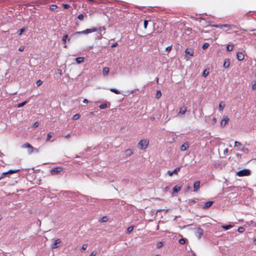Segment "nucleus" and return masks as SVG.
Masks as SVG:
<instances>
[{"instance_id": "11", "label": "nucleus", "mask_w": 256, "mask_h": 256, "mask_svg": "<svg viewBox=\"0 0 256 256\" xmlns=\"http://www.w3.org/2000/svg\"><path fill=\"white\" fill-rule=\"evenodd\" d=\"M187 111V108L186 106H182L180 108L178 115H184Z\"/></svg>"}, {"instance_id": "9", "label": "nucleus", "mask_w": 256, "mask_h": 256, "mask_svg": "<svg viewBox=\"0 0 256 256\" xmlns=\"http://www.w3.org/2000/svg\"><path fill=\"white\" fill-rule=\"evenodd\" d=\"M195 234L198 239H200L203 234V230L200 228H198Z\"/></svg>"}, {"instance_id": "30", "label": "nucleus", "mask_w": 256, "mask_h": 256, "mask_svg": "<svg viewBox=\"0 0 256 256\" xmlns=\"http://www.w3.org/2000/svg\"><path fill=\"white\" fill-rule=\"evenodd\" d=\"M161 96H162V93H161L160 90H157L156 94V98H159Z\"/></svg>"}, {"instance_id": "58", "label": "nucleus", "mask_w": 256, "mask_h": 256, "mask_svg": "<svg viewBox=\"0 0 256 256\" xmlns=\"http://www.w3.org/2000/svg\"><path fill=\"white\" fill-rule=\"evenodd\" d=\"M116 45H117V43H114V44H112V47H114V46H116Z\"/></svg>"}, {"instance_id": "24", "label": "nucleus", "mask_w": 256, "mask_h": 256, "mask_svg": "<svg viewBox=\"0 0 256 256\" xmlns=\"http://www.w3.org/2000/svg\"><path fill=\"white\" fill-rule=\"evenodd\" d=\"M53 134H54L52 132H49V133L48 134L47 136H46V142H50V138L52 136Z\"/></svg>"}, {"instance_id": "4", "label": "nucleus", "mask_w": 256, "mask_h": 256, "mask_svg": "<svg viewBox=\"0 0 256 256\" xmlns=\"http://www.w3.org/2000/svg\"><path fill=\"white\" fill-rule=\"evenodd\" d=\"M250 174V171L248 169H244L237 172L236 174L238 176H248Z\"/></svg>"}, {"instance_id": "50", "label": "nucleus", "mask_w": 256, "mask_h": 256, "mask_svg": "<svg viewBox=\"0 0 256 256\" xmlns=\"http://www.w3.org/2000/svg\"><path fill=\"white\" fill-rule=\"evenodd\" d=\"M171 50H172V46H168L166 48V50L168 51V52L170 51Z\"/></svg>"}, {"instance_id": "63", "label": "nucleus", "mask_w": 256, "mask_h": 256, "mask_svg": "<svg viewBox=\"0 0 256 256\" xmlns=\"http://www.w3.org/2000/svg\"><path fill=\"white\" fill-rule=\"evenodd\" d=\"M2 216L0 215V220H2Z\"/></svg>"}, {"instance_id": "14", "label": "nucleus", "mask_w": 256, "mask_h": 256, "mask_svg": "<svg viewBox=\"0 0 256 256\" xmlns=\"http://www.w3.org/2000/svg\"><path fill=\"white\" fill-rule=\"evenodd\" d=\"M229 120V118L228 116H225L223 118V119L220 122V125L222 127H224L225 126L227 122Z\"/></svg>"}, {"instance_id": "25", "label": "nucleus", "mask_w": 256, "mask_h": 256, "mask_svg": "<svg viewBox=\"0 0 256 256\" xmlns=\"http://www.w3.org/2000/svg\"><path fill=\"white\" fill-rule=\"evenodd\" d=\"M180 189H181V186H176L174 188L173 191L174 192H179L180 190Z\"/></svg>"}, {"instance_id": "36", "label": "nucleus", "mask_w": 256, "mask_h": 256, "mask_svg": "<svg viewBox=\"0 0 256 256\" xmlns=\"http://www.w3.org/2000/svg\"><path fill=\"white\" fill-rule=\"evenodd\" d=\"M179 242L182 244H184L186 243V240L184 238H181L179 240Z\"/></svg>"}, {"instance_id": "47", "label": "nucleus", "mask_w": 256, "mask_h": 256, "mask_svg": "<svg viewBox=\"0 0 256 256\" xmlns=\"http://www.w3.org/2000/svg\"><path fill=\"white\" fill-rule=\"evenodd\" d=\"M62 6L64 8H68L70 7V6L68 4H63Z\"/></svg>"}, {"instance_id": "27", "label": "nucleus", "mask_w": 256, "mask_h": 256, "mask_svg": "<svg viewBox=\"0 0 256 256\" xmlns=\"http://www.w3.org/2000/svg\"><path fill=\"white\" fill-rule=\"evenodd\" d=\"M233 227V226L231 224L226 225V226H222V228L224 229L225 230H229L230 228Z\"/></svg>"}, {"instance_id": "39", "label": "nucleus", "mask_w": 256, "mask_h": 256, "mask_svg": "<svg viewBox=\"0 0 256 256\" xmlns=\"http://www.w3.org/2000/svg\"><path fill=\"white\" fill-rule=\"evenodd\" d=\"M238 230L239 232L242 233L244 231V228L242 227H239Z\"/></svg>"}, {"instance_id": "51", "label": "nucleus", "mask_w": 256, "mask_h": 256, "mask_svg": "<svg viewBox=\"0 0 256 256\" xmlns=\"http://www.w3.org/2000/svg\"><path fill=\"white\" fill-rule=\"evenodd\" d=\"M56 8H57V6L56 5H52V6H51L50 8L52 10H54L56 9Z\"/></svg>"}, {"instance_id": "3", "label": "nucleus", "mask_w": 256, "mask_h": 256, "mask_svg": "<svg viewBox=\"0 0 256 256\" xmlns=\"http://www.w3.org/2000/svg\"><path fill=\"white\" fill-rule=\"evenodd\" d=\"M98 29L96 28H88L80 32H77L76 34H88L89 33L97 32Z\"/></svg>"}, {"instance_id": "37", "label": "nucleus", "mask_w": 256, "mask_h": 256, "mask_svg": "<svg viewBox=\"0 0 256 256\" xmlns=\"http://www.w3.org/2000/svg\"><path fill=\"white\" fill-rule=\"evenodd\" d=\"M209 46V44L208 43H204L203 46H202V48L204 50H205L206 49V48H208Z\"/></svg>"}, {"instance_id": "61", "label": "nucleus", "mask_w": 256, "mask_h": 256, "mask_svg": "<svg viewBox=\"0 0 256 256\" xmlns=\"http://www.w3.org/2000/svg\"><path fill=\"white\" fill-rule=\"evenodd\" d=\"M89 1H90L91 2H95L94 0H89Z\"/></svg>"}, {"instance_id": "40", "label": "nucleus", "mask_w": 256, "mask_h": 256, "mask_svg": "<svg viewBox=\"0 0 256 256\" xmlns=\"http://www.w3.org/2000/svg\"><path fill=\"white\" fill-rule=\"evenodd\" d=\"M68 38V35L67 34H64L63 37H62V41L64 42H66V40Z\"/></svg>"}, {"instance_id": "23", "label": "nucleus", "mask_w": 256, "mask_h": 256, "mask_svg": "<svg viewBox=\"0 0 256 256\" xmlns=\"http://www.w3.org/2000/svg\"><path fill=\"white\" fill-rule=\"evenodd\" d=\"M230 64V62L229 60H226L224 63V68H228Z\"/></svg>"}, {"instance_id": "54", "label": "nucleus", "mask_w": 256, "mask_h": 256, "mask_svg": "<svg viewBox=\"0 0 256 256\" xmlns=\"http://www.w3.org/2000/svg\"><path fill=\"white\" fill-rule=\"evenodd\" d=\"M216 118H214L212 119V123L213 124H215L216 122Z\"/></svg>"}, {"instance_id": "29", "label": "nucleus", "mask_w": 256, "mask_h": 256, "mask_svg": "<svg viewBox=\"0 0 256 256\" xmlns=\"http://www.w3.org/2000/svg\"><path fill=\"white\" fill-rule=\"evenodd\" d=\"M233 48H234L233 45L228 44L226 46V50L228 51H231L233 50Z\"/></svg>"}, {"instance_id": "57", "label": "nucleus", "mask_w": 256, "mask_h": 256, "mask_svg": "<svg viewBox=\"0 0 256 256\" xmlns=\"http://www.w3.org/2000/svg\"><path fill=\"white\" fill-rule=\"evenodd\" d=\"M70 136V134H66V136H65V138H68Z\"/></svg>"}, {"instance_id": "31", "label": "nucleus", "mask_w": 256, "mask_h": 256, "mask_svg": "<svg viewBox=\"0 0 256 256\" xmlns=\"http://www.w3.org/2000/svg\"><path fill=\"white\" fill-rule=\"evenodd\" d=\"M27 102L26 101H24V102H22V103H20L19 104H18L17 106V107L18 108H20V107H22L23 106H24L26 104Z\"/></svg>"}, {"instance_id": "15", "label": "nucleus", "mask_w": 256, "mask_h": 256, "mask_svg": "<svg viewBox=\"0 0 256 256\" xmlns=\"http://www.w3.org/2000/svg\"><path fill=\"white\" fill-rule=\"evenodd\" d=\"M185 52L186 54L189 55L190 56H193L194 54V52L193 50H192L191 48H187Z\"/></svg>"}, {"instance_id": "10", "label": "nucleus", "mask_w": 256, "mask_h": 256, "mask_svg": "<svg viewBox=\"0 0 256 256\" xmlns=\"http://www.w3.org/2000/svg\"><path fill=\"white\" fill-rule=\"evenodd\" d=\"M190 146L189 143L186 142H184L180 147V150L184 152Z\"/></svg>"}, {"instance_id": "8", "label": "nucleus", "mask_w": 256, "mask_h": 256, "mask_svg": "<svg viewBox=\"0 0 256 256\" xmlns=\"http://www.w3.org/2000/svg\"><path fill=\"white\" fill-rule=\"evenodd\" d=\"M180 167L176 168L174 170H168L167 173L169 176H172L174 174H177L178 172L180 170Z\"/></svg>"}, {"instance_id": "60", "label": "nucleus", "mask_w": 256, "mask_h": 256, "mask_svg": "<svg viewBox=\"0 0 256 256\" xmlns=\"http://www.w3.org/2000/svg\"><path fill=\"white\" fill-rule=\"evenodd\" d=\"M164 189H165V190H168V188L166 187Z\"/></svg>"}, {"instance_id": "2", "label": "nucleus", "mask_w": 256, "mask_h": 256, "mask_svg": "<svg viewBox=\"0 0 256 256\" xmlns=\"http://www.w3.org/2000/svg\"><path fill=\"white\" fill-rule=\"evenodd\" d=\"M149 144V140L148 139H143L140 140L138 143V146L140 150L146 149Z\"/></svg>"}, {"instance_id": "19", "label": "nucleus", "mask_w": 256, "mask_h": 256, "mask_svg": "<svg viewBox=\"0 0 256 256\" xmlns=\"http://www.w3.org/2000/svg\"><path fill=\"white\" fill-rule=\"evenodd\" d=\"M133 152L131 149H127L124 152V154L126 156H130Z\"/></svg>"}, {"instance_id": "33", "label": "nucleus", "mask_w": 256, "mask_h": 256, "mask_svg": "<svg viewBox=\"0 0 256 256\" xmlns=\"http://www.w3.org/2000/svg\"><path fill=\"white\" fill-rule=\"evenodd\" d=\"M80 114H74V115L73 116V117H72V119H73L74 120H78V118H80Z\"/></svg>"}, {"instance_id": "56", "label": "nucleus", "mask_w": 256, "mask_h": 256, "mask_svg": "<svg viewBox=\"0 0 256 256\" xmlns=\"http://www.w3.org/2000/svg\"><path fill=\"white\" fill-rule=\"evenodd\" d=\"M83 102L84 104H88V100L84 98L83 100Z\"/></svg>"}, {"instance_id": "35", "label": "nucleus", "mask_w": 256, "mask_h": 256, "mask_svg": "<svg viewBox=\"0 0 256 256\" xmlns=\"http://www.w3.org/2000/svg\"><path fill=\"white\" fill-rule=\"evenodd\" d=\"M148 24V20H145L144 22V29H146L147 28Z\"/></svg>"}, {"instance_id": "12", "label": "nucleus", "mask_w": 256, "mask_h": 256, "mask_svg": "<svg viewBox=\"0 0 256 256\" xmlns=\"http://www.w3.org/2000/svg\"><path fill=\"white\" fill-rule=\"evenodd\" d=\"M62 170V168H53L51 170V174H56L60 172Z\"/></svg>"}, {"instance_id": "45", "label": "nucleus", "mask_w": 256, "mask_h": 256, "mask_svg": "<svg viewBox=\"0 0 256 256\" xmlns=\"http://www.w3.org/2000/svg\"><path fill=\"white\" fill-rule=\"evenodd\" d=\"M25 30L24 28H22L18 32V34L21 35Z\"/></svg>"}, {"instance_id": "42", "label": "nucleus", "mask_w": 256, "mask_h": 256, "mask_svg": "<svg viewBox=\"0 0 256 256\" xmlns=\"http://www.w3.org/2000/svg\"><path fill=\"white\" fill-rule=\"evenodd\" d=\"M208 74V72L206 70H204L203 72L202 75L206 77Z\"/></svg>"}, {"instance_id": "32", "label": "nucleus", "mask_w": 256, "mask_h": 256, "mask_svg": "<svg viewBox=\"0 0 256 256\" xmlns=\"http://www.w3.org/2000/svg\"><path fill=\"white\" fill-rule=\"evenodd\" d=\"M134 230V226H129L128 228H127V232L128 233L130 234V232H131Z\"/></svg>"}, {"instance_id": "13", "label": "nucleus", "mask_w": 256, "mask_h": 256, "mask_svg": "<svg viewBox=\"0 0 256 256\" xmlns=\"http://www.w3.org/2000/svg\"><path fill=\"white\" fill-rule=\"evenodd\" d=\"M200 182L197 181V182H195L194 184V191L197 192L200 189Z\"/></svg>"}, {"instance_id": "44", "label": "nucleus", "mask_w": 256, "mask_h": 256, "mask_svg": "<svg viewBox=\"0 0 256 256\" xmlns=\"http://www.w3.org/2000/svg\"><path fill=\"white\" fill-rule=\"evenodd\" d=\"M78 18L80 20H82L84 18V16L82 14H79L78 16Z\"/></svg>"}, {"instance_id": "20", "label": "nucleus", "mask_w": 256, "mask_h": 256, "mask_svg": "<svg viewBox=\"0 0 256 256\" xmlns=\"http://www.w3.org/2000/svg\"><path fill=\"white\" fill-rule=\"evenodd\" d=\"M18 170H8V172H4L2 174V175H6V174H14V173H16V172H18Z\"/></svg>"}, {"instance_id": "48", "label": "nucleus", "mask_w": 256, "mask_h": 256, "mask_svg": "<svg viewBox=\"0 0 256 256\" xmlns=\"http://www.w3.org/2000/svg\"><path fill=\"white\" fill-rule=\"evenodd\" d=\"M40 124V123L38 122H36L34 124V128L38 127Z\"/></svg>"}, {"instance_id": "16", "label": "nucleus", "mask_w": 256, "mask_h": 256, "mask_svg": "<svg viewBox=\"0 0 256 256\" xmlns=\"http://www.w3.org/2000/svg\"><path fill=\"white\" fill-rule=\"evenodd\" d=\"M237 58L238 60H242L244 58V54L240 52H238L236 54Z\"/></svg>"}, {"instance_id": "1", "label": "nucleus", "mask_w": 256, "mask_h": 256, "mask_svg": "<svg viewBox=\"0 0 256 256\" xmlns=\"http://www.w3.org/2000/svg\"><path fill=\"white\" fill-rule=\"evenodd\" d=\"M234 147L237 148L238 150L241 151L244 154H247L248 152V150L247 148L244 146L242 147V144L240 142L237 141L235 142Z\"/></svg>"}, {"instance_id": "64", "label": "nucleus", "mask_w": 256, "mask_h": 256, "mask_svg": "<svg viewBox=\"0 0 256 256\" xmlns=\"http://www.w3.org/2000/svg\"><path fill=\"white\" fill-rule=\"evenodd\" d=\"M64 48H66V45L64 46Z\"/></svg>"}, {"instance_id": "52", "label": "nucleus", "mask_w": 256, "mask_h": 256, "mask_svg": "<svg viewBox=\"0 0 256 256\" xmlns=\"http://www.w3.org/2000/svg\"><path fill=\"white\" fill-rule=\"evenodd\" d=\"M57 72H58V74L60 75H61V74H62V70H60V69H58V70H57Z\"/></svg>"}, {"instance_id": "7", "label": "nucleus", "mask_w": 256, "mask_h": 256, "mask_svg": "<svg viewBox=\"0 0 256 256\" xmlns=\"http://www.w3.org/2000/svg\"><path fill=\"white\" fill-rule=\"evenodd\" d=\"M22 148H27L28 149V152L29 154H31L33 152L34 150H36V152L38 151L36 148H34L30 144H29L28 143H26V144H24L22 146Z\"/></svg>"}, {"instance_id": "18", "label": "nucleus", "mask_w": 256, "mask_h": 256, "mask_svg": "<svg viewBox=\"0 0 256 256\" xmlns=\"http://www.w3.org/2000/svg\"><path fill=\"white\" fill-rule=\"evenodd\" d=\"M225 106L226 104L224 102L222 101L220 102L218 106V110L220 112H222L224 110Z\"/></svg>"}, {"instance_id": "46", "label": "nucleus", "mask_w": 256, "mask_h": 256, "mask_svg": "<svg viewBox=\"0 0 256 256\" xmlns=\"http://www.w3.org/2000/svg\"><path fill=\"white\" fill-rule=\"evenodd\" d=\"M252 88L253 90L256 89V82H254V83L252 84Z\"/></svg>"}, {"instance_id": "22", "label": "nucleus", "mask_w": 256, "mask_h": 256, "mask_svg": "<svg viewBox=\"0 0 256 256\" xmlns=\"http://www.w3.org/2000/svg\"><path fill=\"white\" fill-rule=\"evenodd\" d=\"M84 60V57H78L76 58V61L78 64L82 63Z\"/></svg>"}, {"instance_id": "53", "label": "nucleus", "mask_w": 256, "mask_h": 256, "mask_svg": "<svg viewBox=\"0 0 256 256\" xmlns=\"http://www.w3.org/2000/svg\"><path fill=\"white\" fill-rule=\"evenodd\" d=\"M228 152V148H226V149L224 150V154H226Z\"/></svg>"}, {"instance_id": "6", "label": "nucleus", "mask_w": 256, "mask_h": 256, "mask_svg": "<svg viewBox=\"0 0 256 256\" xmlns=\"http://www.w3.org/2000/svg\"><path fill=\"white\" fill-rule=\"evenodd\" d=\"M211 26L216 28H222V26H225L226 28H227L228 30L232 29L234 27V25H232V24H213V25H212Z\"/></svg>"}, {"instance_id": "21", "label": "nucleus", "mask_w": 256, "mask_h": 256, "mask_svg": "<svg viewBox=\"0 0 256 256\" xmlns=\"http://www.w3.org/2000/svg\"><path fill=\"white\" fill-rule=\"evenodd\" d=\"M109 68L108 67H105L103 68L102 74L104 76H107L109 72Z\"/></svg>"}, {"instance_id": "17", "label": "nucleus", "mask_w": 256, "mask_h": 256, "mask_svg": "<svg viewBox=\"0 0 256 256\" xmlns=\"http://www.w3.org/2000/svg\"><path fill=\"white\" fill-rule=\"evenodd\" d=\"M213 203H214L213 201L207 202L204 204L203 206V208L204 209L208 208H210L212 205V204Z\"/></svg>"}, {"instance_id": "38", "label": "nucleus", "mask_w": 256, "mask_h": 256, "mask_svg": "<svg viewBox=\"0 0 256 256\" xmlns=\"http://www.w3.org/2000/svg\"><path fill=\"white\" fill-rule=\"evenodd\" d=\"M107 105L106 104H102L100 106L99 108L100 109H104L106 108Z\"/></svg>"}, {"instance_id": "59", "label": "nucleus", "mask_w": 256, "mask_h": 256, "mask_svg": "<svg viewBox=\"0 0 256 256\" xmlns=\"http://www.w3.org/2000/svg\"><path fill=\"white\" fill-rule=\"evenodd\" d=\"M254 244H256V238H254Z\"/></svg>"}, {"instance_id": "34", "label": "nucleus", "mask_w": 256, "mask_h": 256, "mask_svg": "<svg viewBox=\"0 0 256 256\" xmlns=\"http://www.w3.org/2000/svg\"><path fill=\"white\" fill-rule=\"evenodd\" d=\"M42 84V81L40 80H37L36 82V84L37 86H40Z\"/></svg>"}, {"instance_id": "55", "label": "nucleus", "mask_w": 256, "mask_h": 256, "mask_svg": "<svg viewBox=\"0 0 256 256\" xmlns=\"http://www.w3.org/2000/svg\"><path fill=\"white\" fill-rule=\"evenodd\" d=\"M96 253L94 252H92L90 256H96Z\"/></svg>"}, {"instance_id": "41", "label": "nucleus", "mask_w": 256, "mask_h": 256, "mask_svg": "<svg viewBox=\"0 0 256 256\" xmlns=\"http://www.w3.org/2000/svg\"><path fill=\"white\" fill-rule=\"evenodd\" d=\"M88 246V244H84L82 246V250H84L87 248Z\"/></svg>"}, {"instance_id": "43", "label": "nucleus", "mask_w": 256, "mask_h": 256, "mask_svg": "<svg viewBox=\"0 0 256 256\" xmlns=\"http://www.w3.org/2000/svg\"><path fill=\"white\" fill-rule=\"evenodd\" d=\"M163 246V244L162 242H159L158 244H157V248H160L162 246Z\"/></svg>"}, {"instance_id": "5", "label": "nucleus", "mask_w": 256, "mask_h": 256, "mask_svg": "<svg viewBox=\"0 0 256 256\" xmlns=\"http://www.w3.org/2000/svg\"><path fill=\"white\" fill-rule=\"evenodd\" d=\"M62 244V241L60 238H58L53 241L51 244V248L52 249L60 247Z\"/></svg>"}, {"instance_id": "62", "label": "nucleus", "mask_w": 256, "mask_h": 256, "mask_svg": "<svg viewBox=\"0 0 256 256\" xmlns=\"http://www.w3.org/2000/svg\"><path fill=\"white\" fill-rule=\"evenodd\" d=\"M190 186H188V190H190Z\"/></svg>"}, {"instance_id": "49", "label": "nucleus", "mask_w": 256, "mask_h": 256, "mask_svg": "<svg viewBox=\"0 0 256 256\" xmlns=\"http://www.w3.org/2000/svg\"><path fill=\"white\" fill-rule=\"evenodd\" d=\"M24 49V46H20V48H19V49L18 50L20 51V52H22Z\"/></svg>"}, {"instance_id": "26", "label": "nucleus", "mask_w": 256, "mask_h": 256, "mask_svg": "<svg viewBox=\"0 0 256 256\" xmlns=\"http://www.w3.org/2000/svg\"><path fill=\"white\" fill-rule=\"evenodd\" d=\"M110 92H114L116 94H120V92L119 90H116V88H110Z\"/></svg>"}, {"instance_id": "28", "label": "nucleus", "mask_w": 256, "mask_h": 256, "mask_svg": "<svg viewBox=\"0 0 256 256\" xmlns=\"http://www.w3.org/2000/svg\"><path fill=\"white\" fill-rule=\"evenodd\" d=\"M108 216H103L102 218H101V220H100V222H108Z\"/></svg>"}]
</instances>
